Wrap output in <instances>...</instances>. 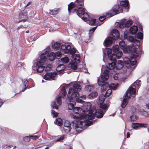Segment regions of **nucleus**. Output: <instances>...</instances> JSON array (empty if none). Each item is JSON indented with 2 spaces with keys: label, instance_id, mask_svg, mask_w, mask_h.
<instances>
[{
  "label": "nucleus",
  "instance_id": "obj_1",
  "mask_svg": "<svg viewBox=\"0 0 149 149\" xmlns=\"http://www.w3.org/2000/svg\"><path fill=\"white\" fill-rule=\"evenodd\" d=\"M91 104L89 102H86L84 104L83 111L78 116H75V118H87L89 120L93 119L95 116L98 118L102 117L106 112V111H102L100 108L96 109L95 108L93 107L91 109Z\"/></svg>",
  "mask_w": 149,
  "mask_h": 149
},
{
  "label": "nucleus",
  "instance_id": "obj_2",
  "mask_svg": "<svg viewBox=\"0 0 149 149\" xmlns=\"http://www.w3.org/2000/svg\"><path fill=\"white\" fill-rule=\"evenodd\" d=\"M81 86L78 84H74L73 86L70 87L67 96L70 103L68 105L69 109L71 110L74 109L75 104V98L78 95V91L81 90Z\"/></svg>",
  "mask_w": 149,
  "mask_h": 149
},
{
  "label": "nucleus",
  "instance_id": "obj_3",
  "mask_svg": "<svg viewBox=\"0 0 149 149\" xmlns=\"http://www.w3.org/2000/svg\"><path fill=\"white\" fill-rule=\"evenodd\" d=\"M109 71L108 70H105L101 76V80L100 79H98L97 83L101 87V90L102 91H105L108 88H110L113 90H115L118 86V83L114 84L112 83L109 85V84L105 82L109 77Z\"/></svg>",
  "mask_w": 149,
  "mask_h": 149
},
{
  "label": "nucleus",
  "instance_id": "obj_4",
  "mask_svg": "<svg viewBox=\"0 0 149 149\" xmlns=\"http://www.w3.org/2000/svg\"><path fill=\"white\" fill-rule=\"evenodd\" d=\"M48 53L45 51L40 55V58L36 60L32 68L33 70H36L38 72H42L44 69L45 65L47 63V59Z\"/></svg>",
  "mask_w": 149,
  "mask_h": 149
},
{
  "label": "nucleus",
  "instance_id": "obj_5",
  "mask_svg": "<svg viewBox=\"0 0 149 149\" xmlns=\"http://www.w3.org/2000/svg\"><path fill=\"white\" fill-rule=\"evenodd\" d=\"M79 115H78L77 116H78ZM76 116L77 115L74 116V118L78 119L74 121L73 125L74 127L78 133L80 132L83 130V127L84 125L89 126L92 124V121L90 120L87 118H75L74 117Z\"/></svg>",
  "mask_w": 149,
  "mask_h": 149
},
{
  "label": "nucleus",
  "instance_id": "obj_6",
  "mask_svg": "<svg viewBox=\"0 0 149 149\" xmlns=\"http://www.w3.org/2000/svg\"><path fill=\"white\" fill-rule=\"evenodd\" d=\"M113 53L111 54L112 49H106V51L108 57L111 60H114L116 58L119 59L122 56L123 53L122 51H119V47L118 45H116L113 46Z\"/></svg>",
  "mask_w": 149,
  "mask_h": 149
},
{
  "label": "nucleus",
  "instance_id": "obj_7",
  "mask_svg": "<svg viewBox=\"0 0 149 149\" xmlns=\"http://www.w3.org/2000/svg\"><path fill=\"white\" fill-rule=\"evenodd\" d=\"M132 55L134 57H133L132 56H131V59L127 57L123 58L126 67L128 69L130 68L132 66H133L136 64L135 58L138 57L139 56V53H137L136 52H134Z\"/></svg>",
  "mask_w": 149,
  "mask_h": 149
},
{
  "label": "nucleus",
  "instance_id": "obj_8",
  "mask_svg": "<svg viewBox=\"0 0 149 149\" xmlns=\"http://www.w3.org/2000/svg\"><path fill=\"white\" fill-rule=\"evenodd\" d=\"M61 95H58L56 98V101H54L52 103L51 105L53 109L55 108L56 109H58V107L61 105L62 103L61 97L64 98L66 94V90L65 88L62 89L61 91Z\"/></svg>",
  "mask_w": 149,
  "mask_h": 149
},
{
  "label": "nucleus",
  "instance_id": "obj_9",
  "mask_svg": "<svg viewBox=\"0 0 149 149\" xmlns=\"http://www.w3.org/2000/svg\"><path fill=\"white\" fill-rule=\"evenodd\" d=\"M141 84V81L140 80H137L134 82L127 91V95L130 96L132 95L133 97H134L136 95V87L139 88Z\"/></svg>",
  "mask_w": 149,
  "mask_h": 149
},
{
  "label": "nucleus",
  "instance_id": "obj_10",
  "mask_svg": "<svg viewBox=\"0 0 149 149\" xmlns=\"http://www.w3.org/2000/svg\"><path fill=\"white\" fill-rule=\"evenodd\" d=\"M60 51L63 54L70 53L71 54H74L76 52V49H71V47L68 45H62L60 49Z\"/></svg>",
  "mask_w": 149,
  "mask_h": 149
},
{
  "label": "nucleus",
  "instance_id": "obj_11",
  "mask_svg": "<svg viewBox=\"0 0 149 149\" xmlns=\"http://www.w3.org/2000/svg\"><path fill=\"white\" fill-rule=\"evenodd\" d=\"M84 8L83 7H79L78 8L76 13L77 15L83 20L87 21L89 19V16L86 13L84 12Z\"/></svg>",
  "mask_w": 149,
  "mask_h": 149
},
{
  "label": "nucleus",
  "instance_id": "obj_12",
  "mask_svg": "<svg viewBox=\"0 0 149 149\" xmlns=\"http://www.w3.org/2000/svg\"><path fill=\"white\" fill-rule=\"evenodd\" d=\"M84 0H76L74 3L71 2L68 5V10L69 12H70V10L76 6H83Z\"/></svg>",
  "mask_w": 149,
  "mask_h": 149
},
{
  "label": "nucleus",
  "instance_id": "obj_13",
  "mask_svg": "<svg viewBox=\"0 0 149 149\" xmlns=\"http://www.w3.org/2000/svg\"><path fill=\"white\" fill-rule=\"evenodd\" d=\"M105 97L104 95H101L99 96V102L100 103V109L102 111H106L107 110V108L109 106L108 105L105 104H101V103H103L104 101Z\"/></svg>",
  "mask_w": 149,
  "mask_h": 149
},
{
  "label": "nucleus",
  "instance_id": "obj_14",
  "mask_svg": "<svg viewBox=\"0 0 149 149\" xmlns=\"http://www.w3.org/2000/svg\"><path fill=\"white\" fill-rule=\"evenodd\" d=\"M119 45L120 48L123 50L124 53H128L129 52H132L131 49L132 47L130 46H126L124 42L120 41L119 43Z\"/></svg>",
  "mask_w": 149,
  "mask_h": 149
},
{
  "label": "nucleus",
  "instance_id": "obj_15",
  "mask_svg": "<svg viewBox=\"0 0 149 149\" xmlns=\"http://www.w3.org/2000/svg\"><path fill=\"white\" fill-rule=\"evenodd\" d=\"M123 8V7L119 4L114 6L112 9V10L114 12V14H112L111 13L110 14V16L111 17L118 13L122 12Z\"/></svg>",
  "mask_w": 149,
  "mask_h": 149
},
{
  "label": "nucleus",
  "instance_id": "obj_16",
  "mask_svg": "<svg viewBox=\"0 0 149 149\" xmlns=\"http://www.w3.org/2000/svg\"><path fill=\"white\" fill-rule=\"evenodd\" d=\"M57 73L56 72L46 73L44 76V79L46 80H53L55 79Z\"/></svg>",
  "mask_w": 149,
  "mask_h": 149
},
{
  "label": "nucleus",
  "instance_id": "obj_17",
  "mask_svg": "<svg viewBox=\"0 0 149 149\" xmlns=\"http://www.w3.org/2000/svg\"><path fill=\"white\" fill-rule=\"evenodd\" d=\"M63 130L66 133L70 132L71 129V123L68 120H66L64 123Z\"/></svg>",
  "mask_w": 149,
  "mask_h": 149
},
{
  "label": "nucleus",
  "instance_id": "obj_18",
  "mask_svg": "<svg viewBox=\"0 0 149 149\" xmlns=\"http://www.w3.org/2000/svg\"><path fill=\"white\" fill-rule=\"evenodd\" d=\"M132 95L129 96L127 95V91H126V94L125 96V97L124 98L123 100L121 105L122 107L123 108H124L128 104V100L127 99L128 98H133L134 97H133L132 96Z\"/></svg>",
  "mask_w": 149,
  "mask_h": 149
},
{
  "label": "nucleus",
  "instance_id": "obj_19",
  "mask_svg": "<svg viewBox=\"0 0 149 149\" xmlns=\"http://www.w3.org/2000/svg\"><path fill=\"white\" fill-rule=\"evenodd\" d=\"M115 41V39L111 37H109L104 41L105 46H108L111 45Z\"/></svg>",
  "mask_w": 149,
  "mask_h": 149
},
{
  "label": "nucleus",
  "instance_id": "obj_20",
  "mask_svg": "<svg viewBox=\"0 0 149 149\" xmlns=\"http://www.w3.org/2000/svg\"><path fill=\"white\" fill-rule=\"evenodd\" d=\"M19 18L21 21H22L26 19L27 18L26 10H24L22 11L19 14Z\"/></svg>",
  "mask_w": 149,
  "mask_h": 149
},
{
  "label": "nucleus",
  "instance_id": "obj_21",
  "mask_svg": "<svg viewBox=\"0 0 149 149\" xmlns=\"http://www.w3.org/2000/svg\"><path fill=\"white\" fill-rule=\"evenodd\" d=\"M148 125L147 124L139 123H132V127L133 129L136 130L139 127H147Z\"/></svg>",
  "mask_w": 149,
  "mask_h": 149
},
{
  "label": "nucleus",
  "instance_id": "obj_22",
  "mask_svg": "<svg viewBox=\"0 0 149 149\" xmlns=\"http://www.w3.org/2000/svg\"><path fill=\"white\" fill-rule=\"evenodd\" d=\"M83 110L80 107H76L74 108L73 109L72 111L73 113H72V115L73 116H74V114H78L80 113V114L81 111H83Z\"/></svg>",
  "mask_w": 149,
  "mask_h": 149
},
{
  "label": "nucleus",
  "instance_id": "obj_23",
  "mask_svg": "<svg viewBox=\"0 0 149 149\" xmlns=\"http://www.w3.org/2000/svg\"><path fill=\"white\" fill-rule=\"evenodd\" d=\"M108 60L110 61L111 63H109L108 64V66H107L108 68L110 70H112L114 68H116L115 67V62L116 59L114 60H111L110 59V58L108 57Z\"/></svg>",
  "mask_w": 149,
  "mask_h": 149
},
{
  "label": "nucleus",
  "instance_id": "obj_24",
  "mask_svg": "<svg viewBox=\"0 0 149 149\" xmlns=\"http://www.w3.org/2000/svg\"><path fill=\"white\" fill-rule=\"evenodd\" d=\"M124 39H127L129 41L133 42L135 39L133 36H130L127 37V32L125 31L124 35Z\"/></svg>",
  "mask_w": 149,
  "mask_h": 149
},
{
  "label": "nucleus",
  "instance_id": "obj_25",
  "mask_svg": "<svg viewBox=\"0 0 149 149\" xmlns=\"http://www.w3.org/2000/svg\"><path fill=\"white\" fill-rule=\"evenodd\" d=\"M111 35L113 36L118 39L120 36V34L118 31L116 29H113L111 31Z\"/></svg>",
  "mask_w": 149,
  "mask_h": 149
},
{
  "label": "nucleus",
  "instance_id": "obj_26",
  "mask_svg": "<svg viewBox=\"0 0 149 149\" xmlns=\"http://www.w3.org/2000/svg\"><path fill=\"white\" fill-rule=\"evenodd\" d=\"M65 68V65L63 64H60L58 65L56 68V70L58 72L62 73Z\"/></svg>",
  "mask_w": 149,
  "mask_h": 149
},
{
  "label": "nucleus",
  "instance_id": "obj_27",
  "mask_svg": "<svg viewBox=\"0 0 149 149\" xmlns=\"http://www.w3.org/2000/svg\"><path fill=\"white\" fill-rule=\"evenodd\" d=\"M124 65V63L122 61L119 60L115 65V67L117 69H120L123 67Z\"/></svg>",
  "mask_w": 149,
  "mask_h": 149
},
{
  "label": "nucleus",
  "instance_id": "obj_28",
  "mask_svg": "<svg viewBox=\"0 0 149 149\" xmlns=\"http://www.w3.org/2000/svg\"><path fill=\"white\" fill-rule=\"evenodd\" d=\"M138 30V28L136 26H132L130 29V33L132 34H135Z\"/></svg>",
  "mask_w": 149,
  "mask_h": 149
},
{
  "label": "nucleus",
  "instance_id": "obj_29",
  "mask_svg": "<svg viewBox=\"0 0 149 149\" xmlns=\"http://www.w3.org/2000/svg\"><path fill=\"white\" fill-rule=\"evenodd\" d=\"M72 57L74 59L76 63H78L80 62V57L79 55H74V54H72Z\"/></svg>",
  "mask_w": 149,
  "mask_h": 149
},
{
  "label": "nucleus",
  "instance_id": "obj_30",
  "mask_svg": "<svg viewBox=\"0 0 149 149\" xmlns=\"http://www.w3.org/2000/svg\"><path fill=\"white\" fill-rule=\"evenodd\" d=\"M98 95L97 92L94 91L90 94L88 96V98L89 99H93L95 98Z\"/></svg>",
  "mask_w": 149,
  "mask_h": 149
},
{
  "label": "nucleus",
  "instance_id": "obj_31",
  "mask_svg": "<svg viewBox=\"0 0 149 149\" xmlns=\"http://www.w3.org/2000/svg\"><path fill=\"white\" fill-rule=\"evenodd\" d=\"M56 57V54L55 53L51 52L49 55V59L51 61H54Z\"/></svg>",
  "mask_w": 149,
  "mask_h": 149
},
{
  "label": "nucleus",
  "instance_id": "obj_32",
  "mask_svg": "<svg viewBox=\"0 0 149 149\" xmlns=\"http://www.w3.org/2000/svg\"><path fill=\"white\" fill-rule=\"evenodd\" d=\"M129 3L128 1H121L120 2V6L122 7H125L128 6Z\"/></svg>",
  "mask_w": 149,
  "mask_h": 149
},
{
  "label": "nucleus",
  "instance_id": "obj_33",
  "mask_svg": "<svg viewBox=\"0 0 149 149\" xmlns=\"http://www.w3.org/2000/svg\"><path fill=\"white\" fill-rule=\"evenodd\" d=\"M61 44L55 42L52 45V47L53 48L57 50L60 47H61Z\"/></svg>",
  "mask_w": 149,
  "mask_h": 149
},
{
  "label": "nucleus",
  "instance_id": "obj_34",
  "mask_svg": "<svg viewBox=\"0 0 149 149\" xmlns=\"http://www.w3.org/2000/svg\"><path fill=\"white\" fill-rule=\"evenodd\" d=\"M94 86L93 85H88L85 86V90L87 91L90 92L94 89Z\"/></svg>",
  "mask_w": 149,
  "mask_h": 149
},
{
  "label": "nucleus",
  "instance_id": "obj_35",
  "mask_svg": "<svg viewBox=\"0 0 149 149\" xmlns=\"http://www.w3.org/2000/svg\"><path fill=\"white\" fill-rule=\"evenodd\" d=\"M136 113H133L130 116V119L131 121H134L136 120L138 117L135 115Z\"/></svg>",
  "mask_w": 149,
  "mask_h": 149
},
{
  "label": "nucleus",
  "instance_id": "obj_36",
  "mask_svg": "<svg viewBox=\"0 0 149 149\" xmlns=\"http://www.w3.org/2000/svg\"><path fill=\"white\" fill-rule=\"evenodd\" d=\"M126 22V19H123L120 21V22L119 24V27L122 29L125 26V22Z\"/></svg>",
  "mask_w": 149,
  "mask_h": 149
},
{
  "label": "nucleus",
  "instance_id": "obj_37",
  "mask_svg": "<svg viewBox=\"0 0 149 149\" xmlns=\"http://www.w3.org/2000/svg\"><path fill=\"white\" fill-rule=\"evenodd\" d=\"M63 121L61 118H58L56 119V121L54 122L55 124L58 125L60 126L62 124Z\"/></svg>",
  "mask_w": 149,
  "mask_h": 149
},
{
  "label": "nucleus",
  "instance_id": "obj_38",
  "mask_svg": "<svg viewBox=\"0 0 149 149\" xmlns=\"http://www.w3.org/2000/svg\"><path fill=\"white\" fill-rule=\"evenodd\" d=\"M59 10L58 9L55 8L53 10H50L49 13L51 15H56L57 14Z\"/></svg>",
  "mask_w": 149,
  "mask_h": 149
},
{
  "label": "nucleus",
  "instance_id": "obj_39",
  "mask_svg": "<svg viewBox=\"0 0 149 149\" xmlns=\"http://www.w3.org/2000/svg\"><path fill=\"white\" fill-rule=\"evenodd\" d=\"M61 62L63 63H66L69 61V58L67 57H65L61 59Z\"/></svg>",
  "mask_w": 149,
  "mask_h": 149
},
{
  "label": "nucleus",
  "instance_id": "obj_40",
  "mask_svg": "<svg viewBox=\"0 0 149 149\" xmlns=\"http://www.w3.org/2000/svg\"><path fill=\"white\" fill-rule=\"evenodd\" d=\"M132 24V22L131 20H129L125 22V27H129L131 26Z\"/></svg>",
  "mask_w": 149,
  "mask_h": 149
},
{
  "label": "nucleus",
  "instance_id": "obj_41",
  "mask_svg": "<svg viewBox=\"0 0 149 149\" xmlns=\"http://www.w3.org/2000/svg\"><path fill=\"white\" fill-rule=\"evenodd\" d=\"M77 63H74V62H72L70 63V64L71 65V68L74 70H75L77 68Z\"/></svg>",
  "mask_w": 149,
  "mask_h": 149
},
{
  "label": "nucleus",
  "instance_id": "obj_42",
  "mask_svg": "<svg viewBox=\"0 0 149 149\" xmlns=\"http://www.w3.org/2000/svg\"><path fill=\"white\" fill-rule=\"evenodd\" d=\"M66 138L65 136V135H62L59 138L57 139L55 141V142H61L63 140Z\"/></svg>",
  "mask_w": 149,
  "mask_h": 149
},
{
  "label": "nucleus",
  "instance_id": "obj_43",
  "mask_svg": "<svg viewBox=\"0 0 149 149\" xmlns=\"http://www.w3.org/2000/svg\"><path fill=\"white\" fill-rule=\"evenodd\" d=\"M88 23L90 25H93L96 22V20L95 19H92L90 20L89 19L88 20Z\"/></svg>",
  "mask_w": 149,
  "mask_h": 149
},
{
  "label": "nucleus",
  "instance_id": "obj_44",
  "mask_svg": "<svg viewBox=\"0 0 149 149\" xmlns=\"http://www.w3.org/2000/svg\"><path fill=\"white\" fill-rule=\"evenodd\" d=\"M133 42L134 43V45H135L136 47H139L140 44V41L136 39H135Z\"/></svg>",
  "mask_w": 149,
  "mask_h": 149
},
{
  "label": "nucleus",
  "instance_id": "obj_45",
  "mask_svg": "<svg viewBox=\"0 0 149 149\" xmlns=\"http://www.w3.org/2000/svg\"><path fill=\"white\" fill-rule=\"evenodd\" d=\"M136 37L137 38L141 39H143V34L141 32H139L136 35Z\"/></svg>",
  "mask_w": 149,
  "mask_h": 149
},
{
  "label": "nucleus",
  "instance_id": "obj_46",
  "mask_svg": "<svg viewBox=\"0 0 149 149\" xmlns=\"http://www.w3.org/2000/svg\"><path fill=\"white\" fill-rule=\"evenodd\" d=\"M24 86L25 87V88H24V90H22V92H23L24 91V90H25L27 88V86H28V80L26 79H24Z\"/></svg>",
  "mask_w": 149,
  "mask_h": 149
},
{
  "label": "nucleus",
  "instance_id": "obj_47",
  "mask_svg": "<svg viewBox=\"0 0 149 149\" xmlns=\"http://www.w3.org/2000/svg\"><path fill=\"white\" fill-rule=\"evenodd\" d=\"M79 96V94H78V95L75 98V100H76V102L80 103H83L84 102L80 98H77Z\"/></svg>",
  "mask_w": 149,
  "mask_h": 149
},
{
  "label": "nucleus",
  "instance_id": "obj_48",
  "mask_svg": "<svg viewBox=\"0 0 149 149\" xmlns=\"http://www.w3.org/2000/svg\"><path fill=\"white\" fill-rule=\"evenodd\" d=\"M112 90L110 88H109L107 90V91L105 95L107 96H109L111 93Z\"/></svg>",
  "mask_w": 149,
  "mask_h": 149
},
{
  "label": "nucleus",
  "instance_id": "obj_49",
  "mask_svg": "<svg viewBox=\"0 0 149 149\" xmlns=\"http://www.w3.org/2000/svg\"><path fill=\"white\" fill-rule=\"evenodd\" d=\"M119 77H120L119 75L117 73L113 75V78L115 80H117L118 79Z\"/></svg>",
  "mask_w": 149,
  "mask_h": 149
},
{
  "label": "nucleus",
  "instance_id": "obj_50",
  "mask_svg": "<svg viewBox=\"0 0 149 149\" xmlns=\"http://www.w3.org/2000/svg\"><path fill=\"white\" fill-rule=\"evenodd\" d=\"M56 54V57L57 56V57L60 58L62 54H63L60 51V52L58 51L56 52V53H55Z\"/></svg>",
  "mask_w": 149,
  "mask_h": 149
},
{
  "label": "nucleus",
  "instance_id": "obj_51",
  "mask_svg": "<svg viewBox=\"0 0 149 149\" xmlns=\"http://www.w3.org/2000/svg\"><path fill=\"white\" fill-rule=\"evenodd\" d=\"M51 113L53 117H57L58 115V113L57 112L53 110H52Z\"/></svg>",
  "mask_w": 149,
  "mask_h": 149
},
{
  "label": "nucleus",
  "instance_id": "obj_52",
  "mask_svg": "<svg viewBox=\"0 0 149 149\" xmlns=\"http://www.w3.org/2000/svg\"><path fill=\"white\" fill-rule=\"evenodd\" d=\"M30 137L29 136H25L24 138V140L26 142H28L30 140Z\"/></svg>",
  "mask_w": 149,
  "mask_h": 149
},
{
  "label": "nucleus",
  "instance_id": "obj_53",
  "mask_svg": "<svg viewBox=\"0 0 149 149\" xmlns=\"http://www.w3.org/2000/svg\"><path fill=\"white\" fill-rule=\"evenodd\" d=\"M106 17L105 16H100L99 18V20H100V21L101 22H102L103 20H105V19H106Z\"/></svg>",
  "mask_w": 149,
  "mask_h": 149
},
{
  "label": "nucleus",
  "instance_id": "obj_54",
  "mask_svg": "<svg viewBox=\"0 0 149 149\" xmlns=\"http://www.w3.org/2000/svg\"><path fill=\"white\" fill-rule=\"evenodd\" d=\"M30 137L33 140H36L38 138V136L36 135H31L30 136Z\"/></svg>",
  "mask_w": 149,
  "mask_h": 149
},
{
  "label": "nucleus",
  "instance_id": "obj_55",
  "mask_svg": "<svg viewBox=\"0 0 149 149\" xmlns=\"http://www.w3.org/2000/svg\"><path fill=\"white\" fill-rule=\"evenodd\" d=\"M17 66L18 67L22 68L24 66L23 63H18L17 64Z\"/></svg>",
  "mask_w": 149,
  "mask_h": 149
},
{
  "label": "nucleus",
  "instance_id": "obj_56",
  "mask_svg": "<svg viewBox=\"0 0 149 149\" xmlns=\"http://www.w3.org/2000/svg\"><path fill=\"white\" fill-rule=\"evenodd\" d=\"M96 27H97V26H96V27H94L92 28V29H90L89 30L90 33H92L93 32H94V31H95V29H96Z\"/></svg>",
  "mask_w": 149,
  "mask_h": 149
},
{
  "label": "nucleus",
  "instance_id": "obj_57",
  "mask_svg": "<svg viewBox=\"0 0 149 149\" xmlns=\"http://www.w3.org/2000/svg\"><path fill=\"white\" fill-rule=\"evenodd\" d=\"M142 115H144L145 117H148V113L145 111H143L142 113Z\"/></svg>",
  "mask_w": 149,
  "mask_h": 149
},
{
  "label": "nucleus",
  "instance_id": "obj_58",
  "mask_svg": "<svg viewBox=\"0 0 149 149\" xmlns=\"http://www.w3.org/2000/svg\"><path fill=\"white\" fill-rule=\"evenodd\" d=\"M86 96L85 95H83L81 96V98H82V99H86Z\"/></svg>",
  "mask_w": 149,
  "mask_h": 149
},
{
  "label": "nucleus",
  "instance_id": "obj_59",
  "mask_svg": "<svg viewBox=\"0 0 149 149\" xmlns=\"http://www.w3.org/2000/svg\"><path fill=\"white\" fill-rule=\"evenodd\" d=\"M130 136V133L129 132H128L127 133V138H128Z\"/></svg>",
  "mask_w": 149,
  "mask_h": 149
},
{
  "label": "nucleus",
  "instance_id": "obj_60",
  "mask_svg": "<svg viewBox=\"0 0 149 149\" xmlns=\"http://www.w3.org/2000/svg\"><path fill=\"white\" fill-rule=\"evenodd\" d=\"M133 108H134V110H133L132 111L134 112V113H136V109L134 108L133 107L132 109H133Z\"/></svg>",
  "mask_w": 149,
  "mask_h": 149
},
{
  "label": "nucleus",
  "instance_id": "obj_61",
  "mask_svg": "<svg viewBox=\"0 0 149 149\" xmlns=\"http://www.w3.org/2000/svg\"><path fill=\"white\" fill-rule=\"evenodd\" d=\"M133 108H134V110H133L132 111L134 112V113H136V109L134 108L133 107L132 109H133Z\"/></svg>",
  "mask_w": 149,
  "mask_h": 149
},
{
  "label": "nucleus",
  "instance_id": "obj_62",
  "mask_svg": "<svg viewBox=\"0 0 149 149\" xmlns=\"http://www.w3.org/2000/svg\"><path fill=\"white\" fill-rule=\"evenodd\" d=\"M31 3V2H29L26 5V6H29V4H30Z\"/></svg>",
  "mask_w": 149,
  "mask_h": 149
},
{
  "label": "nucleus",
  "instance_id": "obj_63",
  "mask_svg": "<svg viewBox=\"0 0 149 149\" xmlns=\"http://www.w3.org/2000/svg\"><path fill=\"white\" fill-rule=\"evenodd\" d=\"M11 148V146H8L6 147V149H10Z\"/></svg>",
  "mask_w": 149,
  "mask_h": 149
},
{
  "label": "nucleus",
  "instance_id": "obj_64",
  "mask_svg": "<svg viewBox=\"0 0 149 149\" xmlns=\"http://www.w3.org/2000/svg\"><path fill=\"white\" fill-rule=\"evenodd\" d=\"M146 106L148 107V108L149 109V103L148 104H147Z\"/></svg>",
  "mask_w": 149,
  "mask_h": 149
}]
</instances>
